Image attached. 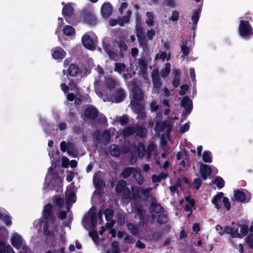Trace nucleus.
I'll return each instance as SVG.
<instances>
[{
	"label": "nucleus",
	"mask_w": 253,
	"mask_h": 253,
	"mask_svg": "<svg viewBox=\"0 0 253 253\" xmlns=\"http://www.w3.org/2000/svg\"><path fill=\"white\" fill-rule=\"evenodd\" d=\"M82 41L86 48L93 50L97 43V38L93 33H89L83 36Z\"/></svg>",
	"instance_id": "obj_1"
},
{
	"label": "nucleus",
	"mask_w": 253,
	"mask_h": 253,
	"mask_svg": "<svg viewBox=\"0 0 253 253\" xmlns=\"http://www.w3.org/2000/svg\"><path fill=\"white\" fill-rule=\"evenodd\" d=\"M251 198V194L247 191L244 190H237L234 191V197L232 200L233 201L243 203L249 202Z\"/></svg>",
	"instance_id": "obj_2"
},
{
	"label": "nucleus",
	"mask_w": 253,
	"mask_h": 253,
	"mask_svg": "<svg viewBox=\"0 0 253 253\" xmlns=\"http://www.w3.org/2000/svg\"><path fill=\"white\" fill-rule=\"evenodd\" d=\"M57 228L56 223L51 218L47 220L43 226L44 232L47 236H54L57 232Z\"/></svg>",
	"instance_id": "obj_3"
},
{
	"label": "nucleus",
	"mask_w": 253,
	"mask_h": 253,
	"mask_svg": "<svg viewBox=\"0 0 253 253\" xmlns=\"http://www.w3.org/2000/svg\"><path fill=\"white\" fill-rule=\"evenodd\" d=\"M239 33L243 37H247L253 34L252 29L249 21L241 20L239 25Z\"/></svg>",
	"instance_id": "obj_4"
},
{
	"label": "nucleus",
	"mask_w": 253,
	"mask_h": 253,
	"mask_svg": "<svg viewBox=\"0 0 253 253\" xmlns=\"http://www.w3.org/2000/svg\"><path fill=\"white\" fill-rule=\"evenodd\" d=\"M11 242L12 245L16 249H20L23 247V251L24 250V252H26L28 250V248L24 245L21 236L16 233L12 234Z\"/></svg>",
	"instance_id": "obj_5"
},
{
	"label": "nucleus",
	"mask_w": 253,
	"mask_h": 253,
	"mask_svg": "<svg viewBox=\"0 0 253 253\" xmlns=\"http://www.w3.org/2000/svg\"><path fill=\"white\" fill-rule=\"evenodd\" d=\"M103 214H104L106 220L108 222L106 224V227L108 228H111L115 223L114 220H112L113 216V211L110 209H106L102 212L100 211L98 213V216L100 219L102 218Z\"/></svg>",
	"instance_id": "obj_6"
},
{
	"label": "nucleus",
	"mask_w": 253,
	"mask_h": 253,
	"mask_svg": "<svg viewBox=\"0 0 253 253\" xmlns=\"http://www.w3.org/2000/svg\"><path fill=\"white\" fill-rule=\"evenodd\" d=\"M73 7L70 3L66 4L63 8L62 13L65 18L66 21L69 23H73L71 17L73 13Z\"/></svg>",
	"instance_id": "obj_7"
},
{
	"label": "nucleus",
	"mask_w": 253,
	"mask_h": 253,
	"mask_svg": "<svg viewBox=\"0 0 253 253\" xmlns=\"http://www.w3.org/2000/svg\"><path fill=\"white\" fill-rule=\"evenodd\" d=\"M73 187V184L72 183L67 188L65 194L67 205L72 204L73 203H74L76 200L75 193L72 189Z\"/></svg>",
	"instance_id": "obj_8"
},
{
	"label": "nucleus",
	"mask_w": 253,
	"mask_h": 253,
	"mask_svg": "<svg viewBox=\"0 0 253 253\" xmlns=\"http://www.w3.org/2000/svg\"><path fill=\"white\" fill-rule=\"evenodd\" d=\"M181 107L185 109V115L187 116L190 114L192 109V102L188 96L183 98L181 102Z\"/></svg>",
	"instance_id": "obj_9"
},
{
	"label": "nucleus",
	"mask_w": 253,
	"mask_h": 253,
	"mask_svg": "<svg viewBox=\"0 0 253 253\" xmlns=\"http://www.w3.org/2000/svg\"><path fill=\"white\" fill-rule=\"evenodd\" d=\"M136 70L138 71L139 74H141L144 79H146V66L145 61L142 59H139L137 62Z\"/></svg>",
	"instance_id": "obj_10"
},
{
	"label": "nucleus",
	"mask_w": 253,
	"mask_h": 253,
	"mask_svg": "<svg viewBox=\"0 0 253 253\" xmlns=\"http://www.w3.org/2000/svg\"><path fill=\"white\" fill-rule=\"evenodd\" d=\"M132 109L136 114H138L137 118L138 119H143L145 117V114L143 112V106L140 104H137L135 101L132 102Z\"/></svg>",
	"instance_id": "obj_11"
},
{
	"label": "nucleus",
	"mask_w": 253,
	"mask_h": 253,
	"mask_svg": "<svg viewBox=\"0 0 253 253\" xmlns=\"http://www.w3.org/2000/svg\"><path fill=\"white\" fill-rule=\"evenodd\" d=\"M200 173L203 179L206 180L211 173V167L205 164H202L200 168Z\"/></svg>",
	"instance_id": "obj_12"
},
{
	"label": "nucleus",
	"mask_w": 253,
	"mask_h": 253,
	"mask_svg": "<svg viewBox=\"0 0 253 253\" xmlns=\"http://www.w3.org/2000/svg\"><path fill=\"white\" fill-rule=\"evenodd\" d=\"M223 193L219 192L218 194L216 195L212 199V203L214 205L215 208L219 210L221 208V206L222 203V200L223 199Z\"/></svg>",
	"instance_id": "obj_13"
},
{
	"label": "nucleus",
	"mask_w": 253,
	"mask_h": 253,
	"mask_svg": "<svg viewBox=\"0 0 253 253\" xmlns=\"http://www.w3.org/2000/svg\"><path fill=\"white\" fill-rule=\"evenodd\" d=\"M101 13L104 17L108 18L112 12V6L109 3H105L101 6Z\"/></svg>",
	"instance_id": "obj_14"
},
{
	"label": "nucleus",
	"mask_w": 253,
	"mask_h": 253,
	"mask_svg": "<svg viewBox=\"0 0 253 253\" xmlns=\"http://www.w3.org/2000/svg\"><path fill=\"white\" fill-rule=\"evenodd\" d=\"M66 52L61 47H56L53 50L52 57L56 60H62L66 56Z\"/></svg>",
	"instance_id": "obj_15"
},
{
	"label": "nucleus",
	"mask_w": 253,
	"mask_h": 253,
	"mask_svg": "<svg viewBox=\"0 0 253 253\" xmlns=\"http://www.w3.org/2000/svg\"><path fill=\"white\" fill-rule=\"evenodd\" d=\"M171 57V53L169 51H166L163 50H160L159 52L156 54L155 60H160L164 61L165 60L168 61Z\"/></svg>",
	"instance_id": "obj_16"
},
{
	"label": "nucleus",
	"mask_w": 253,
	"mask_h": 253,
	"mask_svg": "<svg viewBox=\"0 0 253 253\" xmlns=\"http://www.w3.org/2000/svg\"><path fill=\"white\" fill-rule=\"evenodd\" d=\"M143 97L144 94L142 91L138 88H135L133 90V98L134 100L131 101V105L132 106V102L134 101L137 104H138L137 101L142 100L143 99Z\"/></svg>",
	"instance_id": "obj_17"
},
{
	"label": "nucleus",
	"mask_w": 253,
	"mask_h": 253,
	"mask_svg": "<svg viewBox=\"0 0 253 253\" xmlns=\"http://www.w3.org/2000/svg\"><path fill=\"white\" fill-rule=\"evenodd\" d=\"M90 216V221L92 226L94 227L97 224V216L95 212L93 210H90L87 214L85 215L83 219V222H84L87 218V216Z\"/></svg>",
	"instance_id": "obj_18"
},
{
	"label": "nucleus",
	"mask_w": 253,
	"mask_h": 253,
	"mask_svg": "<svg viewBox=\"0 0 253 253\" xmlns=\"http://www.w3.org/2000/svg\"><path fill=\"white\" fill-rule=\"evenodd\" d=\"M0 253H14V252L9 245L0 242Z\"/></svg>",
	"instance_id": "obj_19"
},
{
	"label": "nucleus",
	"mask_w": 253,
	"mask_h": 253,
	"mask_svg": "<svg viewBox=\"0 0 253 253\" xmlns=\"http://www.w3.org/2000/svg\"><path fill=\"white\" fill-rule=\"evenodd\" d=\"M189 41L186 40L183 42L181 45V50L182 52V57L188 55L189 53L191 45L189 43Z\"/></svg>",
	"instance_id": "obj_20"
},
{
	"label": "nucleus",
	"mask_w": 253,
	"mask_h": 253,
	"mask_svg": "<svg viewBox=\"0 0 253 253\" xmlns=\"http://www.w3.org/2000/svg\"><path fill=\"white\" fill-rule=\"evenodd\" d=\"M186 202L187 203V204L185 206L184 210L186 211L189 212V213L187 214V216H189L192 213V208L194 206L195 202L193 199H191L188 197L186 198Z\"/></svg>",
	"instance_id": "obj_21"
},
{
	"label": "nucleus",
	"mask_w": 253,
	"mask_h": 253,
	"mask_svg": "<svg viewBox=\"0 0 253 253\" xmlns=\"http://www.w3.org/2000/svg\"><path fill=\"white\" fill-rule=\"evenodd\" d=\"M136 36L137 37L140 46L144 48L146 44V41L140 29L137 30Z\"/></svg>",
	"instance_id": "obj_22"
},
{
	"label": "nucleus",
	"mask_w": 253,
	"mask_h": 253,
	"mask_svg": "<svg viewBox=\"0 0 253 253\" xmlns=\"http://www.w3.org/2000/svg\"><path fill=\"white\" fill-rule=\"evenodd\" d=\"M131 15V11L130 10L127 11L126 14L123 17L119 18L118 19V24L122 26L125 23H127L129 21L130 17Z\"/></svg>",
	"instance_id": "obj_23"
},
{
	"label": "nucleus",
	"mask_w": 253,
	"mask_h": 253,
	"mask_svg": "<svg viewBox=\"0 0 253 253\" xmlns=\"http://www.w3.org/2000/svg\"><path fill=\"white\" fill-rule=\"evenodd\" d=\"M97 114V110L93 107L87 108L85 111V116L89 118L94 119Z\"/></svg>",
	"instance_id": "obj_24"
},
{
	"label": "nucleus",
	"mask_w": 253,
	"mask_h": 253,
	"mask_svg": "<svg viewBox=\"0 0 253 253\" xmlns=\"http://www.w3.org/2000/svg\"><path fill=\"white\" fill-rule=\"evenodd\" d=\"M61 89L65 92L66 93L69 90H73L74 92L77 90V87L76 84H75L73 82H70L69 83V85H66L65 84H61Z\"/></svg>",
	"instance_id": "obj_25"
},
{
	"label": "nucleus",
	"mask_w": 253,
	"mask_h": 253,
	"mask_svg": "<svg viewBox=\"0 0 253 253\" xmlns=\"http://www.w3.org/2000/svg\"><path fill=\"white\" fill-rule=\"evenodd\" d=\"M133 176L139 184H142L143 182V178L141 175V171L139 169L135 168L133 171Z\"/></svg>",
	"instance_id": "obj_26"
},
{
	"label": "nucleus",
	"mask_w": 253,
	"mask_h": 253,
	"mask_svg": "<svg viewBox=\"0 0 253 253\" xmlns=\"http://www.w3.org/2000/svg\"><path fill=\"white\" fill-rule=\"evenodd\" d=\"M167 173H161L159 175L153 174L152 176V180L153 183H159L163 179H166L168 177Z\"/></svg>",
	"instance_id": "obj_27"
},
{
	"label": "nucleus",
	"mask_w": 253,
	"mask_h": 253,
	"mask_svg": "<svg viewBox=\"0 0 253 253\" xmlns=\"http://www.w3.org/2000/svg\"><path fill=\"white\" fill-rule=\"evenodd\" d=\"M62 31L63 33L67 36H72L75 33V30L74 28L73 27L69 25L65 26L63 28Z\"/></svg>",
	"instance_id": "obj_28"
},
{
	"label": "nucleus",
	"mask_w": 253,
	"mask_h": 253,
	"mask_svg": "<svg viewBox=\"0 0 253 253\" xmlns=\"http://www.w3.org/2000/svg\"><path fill=\"white\" fill-rule=\"evenodd\" d=\"M52 164L51 166L48 169L47 174L46 176L45 179L47 180L48 178H50L51 177H54V170L56 168V164L53 162V160H51Z\"/></svg>",
	"instance_id": "obj_29"
},
{
	"label": "nucleus",
	"mask_w": 253,
	"mask_h": 253,
	"mask_svg": "<svg viewBox=\"0 0 253 253\" xmlns=\"http://www.w3.org/2000/svg\"><path fill=\"white\" fill-rule=\"evenodd\" d=\"M52 205L50 204L46 205L43 210V216L44 218H47L49 217L52 211Z\"/></svg>",
	"instance_id": "obj_30"
},
{
	"label": "nucleus",
	"mask_w": 253,
	"mask_h": 253,
	"mask_svg": "<svg viewBox=\"0 0 253 253\" xmlns=\"http://www.w3.org/2000/svg\"><path fill=\"white\" fill-rule=\"evenodd\" d=\"M85 20L91 25H95L97 22L96 17L93 13L87 15L85 18Z\"/></svg>",
	"instance_id": "obj_31"
},
{
	"label": "nucleus",
	"mask_w": 253,
	"mask_h": 253,
	"mask_svg": "<svg viewBox=\"0 0 253 253\" xmlns=\"http://www.w3.org/2000/svg\"><path fill=\"white\" fill-rule=\"evenodd\" d=\"M202 159L206 163H211L212 162L211 153L209 151H205L202 155Z\"/></svg>",
	"instance_id": "obj_32"
},
{
	"label": "nucleus",
	"mask_w": 253,
	"mask_h": 253,
	"mask_svg": "<svg viewBox=\"0 0 253 253\" xmlns=\"http://www.w3.org/2000/svg\"><path fill=\"white\" fill-rule=\"evenodd\" d=\"M110 154L115 157H118L120 154V151L118 146L112 145L110 148Z\"/></svg>",
	"instance_id": "obj_33"
},
{
	"label": "nucleus",
	"mask_w": 253,
	"mask_h": 253,
	"mask_svg": "<svg viewBox=\"0 0 253 253\" xmlns=\"http://www.w3.org/2000/svg\"><path fill=\"white\" fill-rule=\"evenodd\" d=\"M234 224L232 226H226L224 227V234H230L232 237L238 236L236 232H234Z\"/></svg>",
	"instance_id": "obj_34"
},
{
	"label": "nucleus",
	"mask_w": 253,
	"mask_h": 253,
	"mask_svg": "<svg viewBox=\"0 0 253 253\" xmlns=\"http://www.w3.org/2000/svg\"><path fill=\"white\" fill-rule=\"evenodd\" d=\"M124 96L125 94L124 91L122 89H118L116 91L115 96V99L117 102H120L123 100Z\"/></svg>",
	"instance_id": "obj_35"
},
{
	"label": "nucleus",
	"mask_w": 253,
	"mask_h": 253,
	"mask_svg": "<svg viewBox=\"0 0 253 253\" xmlns=\"http://www.w3.org/2000/svg\"><path fill=\"white\" fill-rule=\"evenodd\" d=\"M79 72L78 67L75 64L71 65L68 68L69 74L72 76H75L77 75Z\"/></svg>",
	"instance_id": "obj_36"
},
{
	"label": "nucleus",
	"mask_w": 253,
	"mask_h": 253,
	"mask_svg": "<svg viewBox=\"0 0 253 253\" xmlns=\"http://www.w3.org/2000/svg\"><path fill=\"white\" fill-rule=\"evenodd\" d=\"M170 64L169 63H167L166 64L165 68L162 69L161 72V76L163 78H165L167 76H168L169 72L170 71Z\"/></svg>",
	"instance_id": "obj_37"
},
{
	"label": "nucleus",
	"mask_w": 253,
	"mask_h": 253,
	"mask_svg": "<svg viewBox=\"0 0 253 253\" xmlns=\"http://www.w3.org/2000/svg\"><path fill=\"white\" fill-rule=\"evenodd\" d=\"M178 189L183 190V188L181 186V182L179 180L177 181L176 183L174 185L170 187V190L172 193L175 192H178Z\"/></svg>",
	"instance_id": "obj_38"
},
{
	"label": "nucleus",
	"mask_w": 253,
	"mask_h": 253,
	"mask_svg": "<svg viewBox=\"0 0 253 253\" xmlns=\"http://www.w3.org/2000/svg\"><path fill=\"white\" fill-rule=\"evenodd\" d=\"M67 153L69 155H71L74 157L77 156V152L74 147V145L71 143H68V149Z\"/></svg>",
	"instance_id": "obj_39"
},
{
	"label": "nucleus",
	"mask_w": 253,
	"mask_h": 253,
	"mask_svg": "<svg viewBox=\"0 0 253 253\" xmlns=\"http://www.w3.org/2000/svg\"><path fill=\"white\" fill-rule=\"evenodd\" d=\"M126 66L124 64L122 63H116L115 65L114 71L116 72H118L121 74L123 71H125Z\"/></svg>",
	"instance_id": "obj_40"
},
{
	"label": "nucleus",
	"mask_w": 253,
	"mask_h": 253,
	"mask_svg": "<svg viewBox=\"0 0 253 253\" xmlns=\"http://www.w3.org/2000/svg\"><path fill=\"white\" fill-rule=\"evenodd\" d=\"M138 155L139 157L142 158L145 155V147L143 143H139L137 147Z\"/></svg>",
	"instance_id": "obj_41"
},
{
	"label": "nucleus",
	"mask_w": 253,
	"mask_h": 253,
	"mask_svg": "<svg viewBox=\"0 0 253 253\" xmlns=\"http://www.w3.org/2000/svg\"><path fill=\"white\" fill-rule=\"evenodd\" d=\"M146 23L149 26L153 25L154 16L153 14L150 12L146 13Z\"/></svg>",
	"instance_id": "obj_42"
},
{
	"label": "nucleus",
	"mask_w": 253,
	"mask_h": 253,
	"mask_svg": "<svg viewBox=\"0 0 253 253\" xmlns=\"http://www.w3.org/2000/svg\"><path fill=\"white\" fill-rule=\"evenodd\" d=\"M153 91L158 93L159 91L160 88L161 86L162 83L160 79L153 80Z\"/></svg>",
	"instance_id": "obj_43"
},
{
	"label": "nucleus",
	"mask_w": 253,
	"mask_h": 253,
	"mask_svg": "<svg viewBox=\"0 0 253 253\" xmlns=\"http://www.w3.org/2000/svg\"><path fill=\"white\" fill-rule=\"evenodd\" d=\"M134 169L132 168H126L122 172V175L123 178H126L128 177L134 171Z\"/></svg>",
	"instance_id": "obj_44"
},
{
	"label": "nucleus",
	"mask_w": 253,
	"mask_h": 253,
	"mask_svg": "<svg viewBox=\"0 0 253 253\" xmlns=\"http://www.w3.org/2000/svg\"><path fill=\"white\" fill-rule=\"evenodd\" d=\"M239 227L240 228V238H242L247 233L249 228L247 226L244 225H239Z\"/></svg>",
	"instance_id": "obj_45"
},
{
	"label": "nucleus",
	"mask_w": 253,
	"mask_h": 253,
	"mask_svg": "<svg viewBox=\"0 0 253 253\" xmlns=\"http://www.w3.org/2000/svg\"><path fill=\"white\" fill-rule=\"evenodd\" d=\"M136 132L134 127H128L126 128L124 132V136L126 137L129 136L131 134H133Z\"/></svg>",
	"instance_id": "obj_46"
},
{
	"label": "nucleus",
	"mask_w": 253,
	"mask_h": 253,
	"mask_svg": "<svg viewBox=\"0 0 253 253\" xmlns=\"http://www.w3.org/2000/svg\"><path fill=\"white\" fill-rule=\"evenodd\" d=\"M126 182L125 180H121L118 183L116 187V190L118 192H122L125 188Z\"/></svg>",
	"instance_id": "obj_47"
},
{
	"label": "nucleus",
	"mask_w": 253,
	"mask_h": 253,
	"mask_svg": "<svg viewBox=\"0 0 253 253\" xmlns=\"http://www.w3.org/2000/svg\"><path fill=\"white\" fill-rule=\"evenodd\" d=\"M248 246L253 249V234H250L245 239Z\"/></svg>",
	"instance_id": "obj_48"
},
{
	"label": "nucleus",
	"mask_w": 253,
	"mask_h": 253,
	"mask_svg": "<svg viewBox=\"0 0 253 253\" xmlns=\"http://www.w3.org/2000/svg\"><path fill=\"white\" fill-rule=\"evenodd\" d=\"M147 133V130L145 127H138L136 130V134L140 137H144Z\"/></svg>",
	"instance_id": "obj_49"
},
{
	"label": "nucleus",
	"mask_w": 253,
	"mask_h": 253,
	"mask_svg": "<svg viewBox=\"0 0 253 253\" xmlns=\"http://www.w3.org/2000/svg\"><path fill=\"white\" fill-rule=\"evenodd\" d=\"M127 228L129 231L133 235H137L138 233V230L133 224L129 223L127 224Z\"/></svg>",
	"instance_id": "obj_50"
},
{
	"label": "nucleus",
	"mask_w": 253,
	"mask_h": 253,
	"mask_svg": "<svg viewBox=\"0 0 253 253\" xmlns=\"http://www.w3.org/2000/svg\"><path fill=\"white\" fill-rule=\"evenodd\" d=\"M214 184L218 188L220 189L224 186V181L221 178L216 177L214 181Z\"/></svg>",
	"instance_id": "obj_51"
},
{
	"label": "nucleus",
	"mask_w": 253,
	"mask_h": 253,
	"mask_svg": "<svg viewBox=\"0 0 253 253\" xmlns=\"http://www.w3.org/2000/svg\"><path fill=\"white\" fill-rule=\"evenodd\" d=\"M200 10H198L194 12L192 16V21L194 25V26L195 27L196 24L198 22L199 16H200Z\"/></svg>",
	"instance_id": "obj_52"
},
{
	"label": "nucleus",
	"mask_w": 253,
	"mask_h": 253,
	"mask_svg": "<svg viewBox=\"0 0 253 253\" xmlns=\"http://www.w3.org/2000/svg\"><path fill=\"white\" fill-rule=\"evenodd\" d=\"M150 210L152 212L156 211L157 213H160L162 211L163 208L161 206L155 204L152 205Z\"/></svg>",
	"instance_id": "obj_53"
},
{
	"label": "nucleus",
	"mask_w": 253,
	"mask_h": 253,
	"mask_svg": "<svg viewBox=\"0 0 253 253\" xmlns=\"http://www.w3.org/2000/svg\"><path fill=\"white\" fill-rule=\"evenodd\" d=\"M155 145L153 143H150L148 146L147 150V157L148 159L150 158L151 156V153L153 151Z\"/></svg>",
	"instance_id": "obj_54"
},
{
	"label": "nucleus",
	"mask_w": 253,
	"mask_h": 253,
	"mask_svg": "<svg viewBox=\"0 0 253 253\" xmlns=\"http://www.w3.org/2000/svg\"><path fill=\"white\" fill-rule=\"evenodd\" d=\"M117 121H119L121 125H124L128 121L127 116L124 115L122 117H117Z\"/></svg>",
	"instance_id": "obj_55"
},
{
	"label": "nucleus",
	"mask_w": 253,
	"mask_h": 253,
	"mask_svg": "<svg viewBox=\"0 0 253 253\" xmlns=\"http://www.w3.org/2000/svg\"><path fill=\"white\" fill-rule=\"evenodd\" d=\"M222 203L224 204L225 208L226 209L227 211H229L230 209V204L228 198L225 197H223V199L222 200Z\"/></svg>",
	"instance_id": "obj_56"
},
{
	"label": "nucleus",
	"mask_w": 253,
	"mask_h": 253,
	"mask_svg": "<svg viewBox=\"0 0 253 253\" xmlns=\"http://www.w3.org/2000/svg\"><path fill=\"white\" fill-rule=\"evenodd\" d=\"M167 217L163 214H159L157 219L158 222L161 223L166 222L167 221Z\"/></svg>",
	"instance_id": "obj_57"
},
{
	"label": "nucleus",
	"mask_w": 253,
	"mask_h": 253,
	"mask_svg": "<svg viewBox=\"0 0 253 253\" xmlns=\"http://www.w3.org/2000/svg\"><path fill=\"white\" fill-rule=\"evenodd\" d=\"M69 164V160L66 157H63L62 159V166L65 168H67L68 167Z\"/></svg>",
	"instance_id": "obj_58"
},
{
	"label": "nucleus",
	"mask_w": 253,
	"mask_h": 253,
	"mask_svg": "<svg viewBox=\"0 0 253 253\" xmlns=\"http://www.w3.org/2000/svg\"><path fill=\"white\" fill-rule=\"evenodd\" d=\"M189 88V86L187 84H183L180 86V90L179 91V94L180 95H183L185 94L186 92Z\"/></svg>",
	"instance_id": "obj_59"
},
{
	"label": "nucleus",
	"mask_w": 253,
	"mask_h": 253,
	"mask_svg": "<svg viewBox=\"0 0 253 253\" xmlns=\"http://www.w3.org/2000/svg\"><path fill=\"white\" fill-rule=\"evenodd\" d=\"M60 148L61 150L65 152V151H68V143H67L65 141H62L60 143Z\"/></svg>",
	"instance_id": "obj_60"
},
{
	"label": "nucleus",
	"mask_w": 253,
	"mask_h": 253,
	"mask_svg": "<svg viewBox=\"0 0 253 253\" xmlns=\"http://www.w3.org/2000/svg\"><path fill=\"white\" fill-rule=\"evenodd\" d=\"M202 184V181L200 178H197L194 179V184L196 189H199Z\"/></svg>",
	"instance_id": "obj_61"
},
{
	"label": "nucleus",
	"mask_w": 253,
	"mask_h": 253,
	"mask_svg": "<svg viewBox=\"0 0 253 253\" xmlns=\"http://www.w3.org/2000/svg\"><path fill=\"white\" fill-rule=\"evenodd\" d=\"M155 35V32L153 29H151L147 31V37L148 40H151Z\"/></svg>",
	"instance_id": "obj_62"
},
{
	"label": "nucleus",
	"mask_w": 253,
	"mask_h": 253,
	"mask_svg": "<svg viewBox=\"0 0 253 253\" xmlns=\"http://www.w3.org/2000/svg\"><path fill=\"white\" fill-rule=\"evenodd\" d=\"M3 220L6 225L10 226L11 225L12 221L9 216L3 215Z\"/></svg>",
	"instance_id": "obj_63"
},
{
	"label": "nucleus",
	"mask_w": 253,
	"mask_h": 253,
	"mask_svg": "<svg viewBox=\"0 0 253 253\" xmlns=\"http://www.w3.org/2000/svg\"><path fill=\"white\" fill-rule=\"evenodd\" d=\"M119 47L121 51H126L127 49V45L126 43L122 40L119 42Z\"/></svg>",
	"instance_id": "obj_64"
}]
</instances>
